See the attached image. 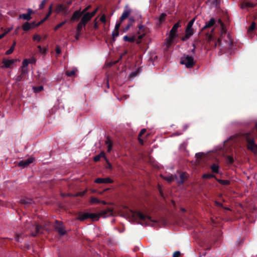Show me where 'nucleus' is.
I'll list each match as a JSON object with an SVG mask.
<instances>
[{
  "instance_id": "1",
  "label": "nucleus",
  "mask_w": 257,
  "mask_h": 257,
  "mask_svg": "<svg viewBox=\"0 0 257 257\" xmlns=\"http://www.w3.org/2000/svg\"><path fill=\"white\" fill-rule=\"evenodd\" d=\"M179 22L176 23L172 27L168 36L165 40V45L167 47H169L172 44L177 43L176 39L178 37V29L180 27Z\"/></svg>"
},
{
  "instance_id": "2",
  "label": "nucleus",
  "mask_w": 257,
  "mask_h": 257,
  "mask_svg": "<svg viewBox=\"0 0 257 257\" xmlns=\"http://www.w3.org/2000/svg\"><path fill=\"white\" fill-rule=\"evenodd\" d=\"M256 132H257V123L255 125ZM254 131L252 133H249L246 134V141L247 142V148L248 150L251 151L254 153H257V145L255 144L254 141Z\"/></svg>"
},
{
  "instance_id": "3",
  "label": "nucleus",
  "mask_w": 257,
  "mask_h": 257,
  "mask_svg": "<svg viewBox=\"0 0 257 257\" xmlns=\"http://www.w3.org/2000/svg\"><path fill=\"white\" fill-rule=\"evenodd\" d=\"M194 21L195 19H193L188 22L185 30V36L182 38V40L183 41H184L187 40L193 35L194 30L192 28V26L194 24Z\"/></svg>"
},
{
  "instance_id": "4",
  "label": "nucleus",
  "mask_w": 257,
  "mask_h": 257,
  "mask_svg": "<svg viewBox=\"0 0 257 257\" xmlns=\"http://www.w3.org/2000/svg\"><path fill=\"white\" fill-rule=\"evenodd\" d=\"M180 62L182 64L185 65L187 68L192 67L194 63L193 58L188 55L182 57Z\"/></svg>"
},
{
  "instance_id": "5",
  "label": "nucleus",
  "mask_w": 257,
  "mask_h": 257,
  "mask_svg": "<svg viewBox=\"0 0 257 257\" xmlns=\"http://www.w3.org/2000/svg\"><path fill=\"white\" fill-rule=\"evenodd\" d=\"M217 23L220 24L221 26V30L220 37L218 38L217 42L215 43V47H217V45H219L220 44L221 40L223 38V36L225 35L226 33V30L225 28L224 25L220 19L217 20Z\"/></svg>"
},
{
  "instance_id": "6",
  "label": "nucleus",
  "mask_w": 257,
  "mask_h": 257,
  "mask_svg": "<svg viewBox=\"0 0 257 257\" xmlns=\"http://www.w3.org/2000/svg\"><path fill=\"white\" fill-rule=\"evenodd\" d=\"M17 59H3L2 61V63L4 65L2 67L3 68H11L14 67L15 65L16 62L17 61Z\"/></svg>"
},
{
  "instance_id": "7",
  "label": "nucleus",
  "mask_w": 257,
  "mask_h": 257,
  "mask_svg": "<svg viewBox=\"0 0 257 257\" xmlns=\"http://www.w3.org/2000/svg\"><path fill=\"white\" fill-rule=\"evenodd\" d=\"M134 215L139 218L140 219L146 221L149 224V222H155L154 220H152L151 217L144 215L143 213L140 211L136 212L134 213Z\"/></svg>"
},
{
  "instance_id": "8",
  "label": "nucleus",
  "mask_w": 257,
  "mask_h": 257,
  "mask_svg": "<svg viewBox=\"0 0 257 257\" xmlns=\"http://www.w3.org/2000/svg\"><path fill=\"white\" fill-rule=\"evenodd\" d=\"M139 28V32H138V34H139V36H138V38H136V42L137 44H139L141 42L142 39L145 35V27L143 25H140Z\"/></svg>"
},
{
  "instance_id": "9",
  "label": "nucleus",
  "mask_w": 257,
  "mask_h": 257,
  "mask_svg": "<svg viewBox=\"0 0 257 257\" xmlns=\"http://www.w3.org/2000/svg\"><path fill=\"white\" fill-rule=\"evenodd\" d=\"M80 21L82 23H84L86 25L93 18L91 15L90 13H83L81 15Z\"/></svg>"
},
{
  "instance_id": "10",
  "label": "nucleus",
  "mask_w": 257,
  "mask_h": 257,
  "mask_svg": "<svg viewBox=\"0 0 257 257\" xmlns=\"http://www.w3.org/2000/svg\"><path fill=\"white\" fill-rule=\"evenodd\" d=\"M55 229L61 235H64L66 233L64 225L61 222L56 221Z\"/></svg>"
},
{
  "instance_id": "11",
  "label": "nucleus",
  "mask_w": 257,
  "mask_h": 257,
  "mask_svg": "<svg viewBox=\"0 0 257 257\" xmlns=\"http://www.w3.org/2000/svg\"><path fill=\"white\" fill-rule=\"evenodd\" d=\"M113 214V210L111 208H106L100 211L99 213L100 217H106L112 215Z\"/></svg>"
},
{
  "instance_id": "12",
  "label": "nucleus",
  "mask_w": 257,
  "mask_h": 257,
  "mask_svg": "<svg viewBox=\"0 0 257 257\" xmlns=\"http://www.w3.org/2000/svg\"><path fill=\"white\" fill-rule=\"evenodd\" d=\"M35 160L34 158L30 157L28 158L27 160L26 161H21L19 163V166L25 168L28 166L29 164L32 163Z\"/></svg>"
},
{
  "instance_id": "13",
  "label": "nucleus",
  "mask_w": 257,
  "mask_h": 257,
  "mask_svg": "<svg viewBox=\"0 0 257 257\" xmlns=\"http://www.w3.org/2000/svg\"><path fill=\"white\" fill-rule=\"evenodd\" d=\"M82 14V13L80 10L75 11L71 18V21L73 22L78 21Z\"/></svg>"
},
{
  "instance_id": "14",
  "label": "nucleus",
  "mask_w": 257,
  "mask_h": 257,
  "mask_svg": "<svg viewBox=\"0 0 257 257\" xmlns=\"http://www.w3.org/2000/svg\"><path fill=\"white\" fill-rule=\"evenodd\" d=\"M55 11L58 13L63 12L65 15L68 14V8L64 5H58L56 8Z\"/></svg>"
},
{
  "instance_id": "15",
  "label": "nucleus",
  "mask_w": 257,
  "mask_h": 257,
  "mask_svg": "<svg viewBox=\"0 0 257 257\" xmlns=\"http://www.w3.org/2000/svg\"><path fill=\"white\" fill-rule=\"evenodd\" d=\"M217 23V21H216L214 18H211L210 20L206 22L205 26L202 28V31L204 30L205 29L212 27L213 25H216V23Z\"/></svg>"
},
{
  "instance_id": "16",
  "label": "nucleus",
  "mask_w": 257,
  "mask_h": 257,
  "mask_svg": "<svg viewBox=\"0 0 257 257\" xmlns=\"http://www.w3.org/2000/svg\"><path fill=\"white\" fill-rule=\"evenodd\" d=\"M94 182L96 183H111L112 182V180L109 177L105 178H98L95 180Z\"/></svg>"
},
{
  "instance_id": "17",
  "label": "nucleus",
  "mask_w": 257,
  "mask_h": 257,
  "mask_svg": "<svg viewBox=\"0 0 257 257\" xmlns=\"http://www.w3.org/2000/svg\"><path fill=\"white\" fill-rule=\"evenodd\" d=\"M28 71L21 70V74L16 77L15 80L17 82H19L23 80L25 76L28 74Z\"/></svg>"
},
{
  "instance_id": "18",
  "label": "nucleus",
  "mask_w": 257,
  "mask_h": 257,
  "mask_svg": "<svg viewBox=\"0 0 257 257\" xmlns=\"http://www.w3.org/2000/svg\"><path fill=\"white\" fill-rule=\"evenodd\" d=\"M34 27H35V23L34 22L32 24L29 23L28 22H26L23 24V25L22 26V28L24 31H27Z\"/></svg>"
},
{
  "instance_id": "19",
  "label": "nucleus",
  "mask_w": 257,
  "mask_h": 257,
  "mask_svg": "<svg viewBox=\"0 0 257 257\" xmlns=\"http://www.w3.org/2000/svg\"><path fill=\"white\" fill-rule=\"evenodd\" d=\"M214 31L215 28H213L210 32H208L205 34L206 39L208 42L214 40Z\"/></svg>"
},
{
  "instance_id": "20",
  "label": "nucleus",
  "mask_w": 257,
  "mask_h": 257,
  "mask_svg": "<svg viewBox=\"0 0 257 257\" xmlns=\"http://www.w3.org/2000/svg\"><path fill=\"white\" fill-rule=\"evenodd\" d=\"M254 5L249 1H245L241 4V8H248L254 7Z\"/></svg>"
},
{
  "instance_id": "21",
  "label": "nucleus",
  "mask_w": 257,
  "mask_h": 257,
  "mask_svg": "<svg viewBox=\"0 0 257 257\" xmlns=\"http://www.w3.org/2000/svg\"><path fill=\"white\" fill-rule=\"evenodd\" d=\"M89 213L85 212L79 214L77 219L79 220L83 221L89 218Z\"/></svg>"
},
{
  "instance_id": "22",
  "label": "nucleus",
  "mask_w": 257,
  "mask_h": 257,
  "mask_svg": "<svg viewBox=\"0 0 257 257\" xmlns=\"http://www.w3.org/2000/svg\"><path fill=\"white\" fill-rule=\"evenodd\" d=\"M131 13L130 10H125L123 13L122 14L121 17H120V20L121 22H122L124 19H126Z\"/></svg>"
},
{
  "instance_id": "23",
  "label": "nucleus",
  "mask_w": 257,
  "mask_h": 257,
  "mask_svg": "<svg viewBox=\"0 0 257 257\" xmlns=\"http://www.w3.org/2000/svg\"><path fill=\"white\" fill-rule=\"evenodd\" d=\"M187 178V176L185 173H182L180 175L179 179L177 180V182L179 184H181L184 183L186 179Z\"/></svg>"
},
{
  "instance_id": "24",
  "label": "nucleus",
  "mask_w": 257,
  "mask_h": 257,
  "mask_svg": "<svg viewBox=\"0 0 257 257\" xmlns=\"http://www.w3.org/2000/svg\"><path fill=\"white\" fill-rule=\"evenodd\" d=\"M29 63L30 62L28 59H24L23 61L22 66L21 67V70L28 71L27 67Z\"/></svg>"
},
{
  "instance_id": "25",
  "label": "nucleus",
  "mask_w": 257,
  "mask_h": 257,
  "mask_svg": "<svg viewBox=\"0 0 257 257\" xmlns=\"http://www.w3.org/2000/svg\"><path fill=\"white\" fill-rule=\"evenodd\" d=\"M105 144L107 145V152H110L112 149V144L111 140L108 137L105 141Z\"/></svg>"
},
{
  "instance_id": "26",
  "label": "nucleus",
  "mask_w": 257,
  "mask_h": 257,
  "mask_svg": "<svg viewBox=\"0 0 257 257\" xmlns=\"http://www.w3.org/2000/svg\"><path fill=\"white\" fill-rule=\"evenodd\" d=\"M123 40L124 41L134 42H136V37L135 36H133L131 37H129L127 36H124L123 37Z\"/></svg>"
},
{
  "instance_id": "27",
  "label": "nucleus",
  "mask_w": 257,
  "mask_h": 257,
  "mask_svg": "<svg viewBox=\"0 0 257 257\" xmlns=\"http://www.w3.org/2000/svg\"><path fill=\"white\" fill-rule=\"evenodd\" d=\"M86 25L84 23H82L80 21L77 25L76 30L77 33H80L83 28L85 27Z\"/></svg>"
},
{
  "instance_id": "28",
  "label": "nucleus",
  "mask_w": 257,
  "mask_h": 257,
  "mask_svg": "<svg viewBox=\"0 0 257 257\" xmlns=\"http://www.w3.org/2000/svg\"><path fill=\"white\" fill-rule=\"evenodd\" d=\"M100 216L98 214L95 213H89V218L91 219L92 221L97 220Z\"/></svg>"
},
{
  "instance_id": "29",
  "label": "nucleus",
  "mask_w": 257,
  "mask_h": 257,
  "mask_svg": "<svg viewBox=\"0 0 257 257\" xmlns=\"http://www.w3.org/2000/svg\"><path fill=\"white\" fill-rule=\"evenodd\" d=\"M13 27L12 26L10 28L4 29V33L0 35V40L4 37L8 33H9L13 29Z\"/></svg>"
},
{
  "instance_id": "30",
  "label": "nucleus",
  "mask_w": 257,
  "mask_h": 257,
  "mask_svg": "<svg viewBox=\"0 0 257 257\" xmlns=\"http://www.w3.org/2000/svg\"><path fill=\"white\" fill-rule=\"evenodd\" d=\"M19 18L27 21H29L31 19V16H29V14H23L20 15Z\"/></svg>"
},
{
  "instance_id": "31",
  "label": "nucleus",
  "mask_w": 257,
  "mask_h": 257,
  "mask_svg": "<svg viewBox=\"0 0 257 257\" xmlns=\"http://www.w3.org/2000/svg\"><path fill=\"white\" fill-rule=\"evenodd\" d=\"M119 35V30L114 29L113 30L112 32V37L113 41H115V39Z\"/></svg>"
},
{
  "instance_id": "32",
  "label": "nucleus",
  "mask_w": 257,
  "mask_h": 257,
  "mask_svg": "<svg viewBox=\"0 0 257 257\" xmlns=\"http://www.w3.org/2000/svg\"><path fill=\"white\" fill-rule=\"evenodd\" d=\"M100 201L96 198L92 197L90 199V203L91 204L99 203Z\"/></svg>"
},
{
  "instance_id": "33",
  "label": "nucleus",
  "mask_w": 257,
  "mask_h": 257,
  "mask_svg": "<svg viewBox=\"0 0 257 257\" xmlns=\"http://www.w3.org/2000/svg\"><path fill=\"white\" fill-rule=\"evenodd\" d=\"M166 15L164 13H162L159 17V23L162 24L165 21Z\"/></svg>"
},
{
  "instance_id": "34",
  "label": "nucleus",
  "mask_w": 257,
  "mask_h": 257,
  "mask_svg": "<svg viewBox=\"0 0 257 257\" xmlns=\"http://www.w3.org/2000/svg\"><path fill=\"white\" fill-rule=\"evenodd\" d=\"M211 168L212 170V171L214 173H218V169L219 167L218 166L213 164L211 166Z\"/></svg>"
},
{
  "instance_id": "35",
  "label": "nucleus",
  "mask_w": 257,
  "mask_h": 257,
  "mask_svg": "<svg viewBox=\"0 0 257 257\" xmlns=\"http://www.w3.org/2000/svg\"><path fill=\"white\" fill-rule=\"evenodd\" d=\"M33 89L34 90V91L35 92V93H38L42 90H43V87L42 86H39V87H35V86H33Z\"/></svg>"
},
{
  "instance_id": "36",
  "label": "nucleus",
  "mask_w": 257,
  "mask_h": 257,
  "mask_svg": "<svg viewBox=\"0 0 257 257\" xmlns=\"http://www.w3.org/2000/svg\"><path fill=\"white\" fill-rule=\"evenodd\" d=\"M164 179L167 181L168 182H171L174 181V177L172 175L164 177Z\"/></svg>"
},
{
  "instance_id": "37",
  "label": "nucleus",
  "mask_w": 257,
  "mask_h": 257,
  "mask_svg": "<svg viewBox=\"0 0 257 257\" xmlns=\"http://www.w3.org/2000/svg\"><path fill=\"white\" fill-rule=\"evenodd\" d=\"M255 23H252L251 24V25L250 26V27H249V28L248 29L247 32L248 33H251V32H252L255 28Z\"/></svg>"
},
{
  "instance_id": "38",
  "label": "nucleus",
  "mask_w": 257,
  "mask_h": 257,
  "mask_svg": "<svg viewBox=\"0 0 257 257\" xmlns=\"http://www.w3.org/2000/svg\"><path fill=\"white\" fill-rule=\"evenodd\" d=\"M75 70H72L70 71H67L66 72V75L68 76H72L75 75Z\"/></svg>"
},
{
  "instance_id": "39",
  "label": "nucleus",
  "mask_w": 257,
  "mask_h": 257,
  "mask_svg": "<svg viewBox=\"0 0 257 257\" xmlns=\"http://www.w3.org/2000/svg\"><path fill=\"white\" fill-rule=\"evenodd\" d=\"M218 181L222 185H227L229 184V181L227 180H218Z\"/></svg>"
},
{
  "instance_id": "40",
  "label": "nucleus",
  "mask_w": 257,
  "mask_h": 257,
  "mask_svg": "<svg viewBox=\"0 0 257 257\" xmlns=\"http://www.w3.org/2000/svg\"><path fill=\"white\" fill-rule=\"evenodd\" d=\"M66 23V21H64L61 22V23L59 24L58 25H57V26H55V27L54 28V30L57 31L59 28L61 27Z\"/></svg>"
},
{
  "instance_id": "41",
  "label": "nucleus",
  "mask_w": 257,
  "mask_h": 257,
  "mask_svg": "<svg viewBox=\"0 0 257 257\" xmlns=\"http://www.w3.org/2000/svg\"><path fill=\"white\" fill-rule=\"evenodd\" d=\"M52 9V6H50L49 8V12H48V14L46 15V17L45 18L44 20H46L49 17V16L51 15Z\"/></svg>"
},
{
  "instance_id": "42",
  "label": "nucleus",
  "mask_w": 257,
  "mask_h": 257,
  "mask_svg": "<svg viewBox=\"0 0 257 257\" xmlns=\"http://www.w3.org/2000/svg\"><path fill=\"white\" fill-rule=\"evenodd\" d=\"M203 178H211L214 177V175L210 174H205L202 176Z\"/></svg>"
},
{
  "instance_id": "43",
  "label": "nucleus",
  "mask_w": 257,
  "mask_h": 257,
  "mask_svg": "<svg viewBox=\"0 0 257 257\" xmlns=\"http://www.w3.org/2000/svg\"><path fill=\"white\" fill-rule=\"evenodd\" d=\"M41 39V37L38 35H35L33 36V40L39 42Z\"/></svg>"
},
{
  "instance_id": "44",
  "label": "nucleus",
  "mask_w": 257,
  "mask_h": 257,
  "mask_svg": "<svg viewBox=\"0 0 257 257\" xmlns=\"http://www.w3.org/2000/svg\"><path fill=\"white\" fill-rule=\"evenodd\" d=\"M14 49H15L14 48V47H11L10 49H9L8 50H7L6 52V55H10V54H12L13 52Z\"/></svg>"
},
{
  "instance_id": "45",
  "label": "nucleus",
  "mask_w": 257,
  "mask_h": 257,
  "mask_svg": "<svg viewBox=\"0 0 257 257\" xmlns=\"http://www.w3.org/2000/svg\"><path fill=\"white\" fill-rule=\"evenodd\" d=\"M100 20L103 23L105 24L106 23V17L105 16V15H102L100 18Z\"/></svg>"
},
{
  "instance_id": "46",
  "label": "nucleus",
  "mask_w": 257,
  "mask_h": 257,
  "mask_svg": "<svg viewBox=\"0 0 257 257\" xmlns=\"http://www.w3.org/2000/svg\"><path fill=\"white\" fill-rule=\"evenodd\" d=\"M121 22H122L121 21H120L119 22H117L115 25L114 29L119 30Z\"/></svg>"
},
{
  "instance_id": "47",
  "label": "nucleus",
  "mask_w": 257,
  "mask_h": 257,
  "mask_svg": "<svg viewBox=\"0 0 257 257\" xmlns=\"http://www.w3.org/2000/svg\"><path fill=\"white\" fill-rule=\"evenodd\" d=\"M233 161V159L231 156H228L227 158V162L228 163L231 164Z\"/></svg>"
},
{
  "instance_id": "48",
  "label": "nucleus",
  "mask_w": 257,
  "mask_h": 257,
  "mask_svg": "<svg viewBox=\"0 0 257 257\" xmlns=\"http://www.w3.org/2000/svg\"><path fill=\"white\" fill-rule=\"evenodd\" d=\"M91 7V6H88L87 7H86L85 8H84L82 11H81V12L83 13H88L87 12V11Z\"/></svg>"
},
{
  "instance_id": "49",
  "label": "nucleus",
  "mask_w": 257,
  "mask_h": 257,
  "mask_svg": "<svg viewBox=\"0 0 257 257\" xmlns=\"http://www.w3.org/2000/svg\"><path fill=\"white\" fill-rule=\"evenodd\" d=\"M97 18H96L94 20V26H93V28L95 29H98V25L97 24Z\"/></svg>"
},
{
  "instance_id": "50",
  "label": "nucleus",
  "mask_w": 257,
  "mask_h": 257,
  "mask_svg": "<svg viewBox=\"0 0 257 257\" xmlns=\"http://www.w3.org/2000/svg\"><path fill=\"white\" fill-rule=\"evenodd\" d=\"M181 253L179 251H176L173 253V257H179Z\"/></svg>"
},
{
  "instance_id": "51",
  "label": "nucleus",
  "mask_w": 257,
  "mask_h": 257,
  "mask_svg": "<svg viewBox=\"0 0 257 257\" xmlns=\"http://www.w3.org/2000/svg\"><path fill=\"white\" fill-rule=\"evenodd\" d=\"M98 10V8H96L93 12L90 13L91 15H92V17H93L95 14H96Z\"/></svg>"
},
{
  "instance_id": "52",
  "label": "nucleus",
  "mask_w": 257,
  "mask_h": 257,
  "mask_svg": "<svg viewBox=\"0 0 257 257\" xmlns=\"http://www.w3.org/2000/svg\"><path fill=\"white\" fill-rule=\"evenodd\" d=\"M98 155L100 156V158L101 157H103V158H104L105 159V160L106 161H107V160L106 158L105 157V153L103 152H101L100 153V154H99Z\"/></svg>"
},
{
  "instance_id": "53",
  "label": "nucleus",
  "mask_w": 257,
  "mask_h": 257,
  "mask_svg": "<svg viewBox=\"0 0 257 257\" xmlns=\"http://www.w3.org/2000/svg\"><path fill=\"white\" fill-rule=\"evenodd\" d=\"M45 3H46V1L45 0H43L41 4H40V5L39 6L40 9H43L44 8V5L45 4Z\"/></svg>"
},
{
  "instance_id": "54",
  "label": "nucleus",
  "mask_w": 257,
  "mask_h": 257,
  "mask_svg": "<svg viewBox=\"0 0 257 257\" xmlns=\"http://www.w3.org/2000/svg\"><path fill=\"white\" fill-rule=\"evenodd\" d=\"M100 155H97L94 158V160L95 162L98 161L100 160Z\"/></svg>"
},
{
  "instance_id": "55",
  "label": "nucleus",
  "mask_w": 257,
  "mask_h": 257,
  "mask_svg": "<svg viewBox=\"0 0 257 257\" xmlns=\"http://www.w3.org/2000/svg\"><path fill=\"white\" fill-rule=\"evenodd\" d=\"M130 26H131V25H130V24H128V25L126 26V27H125V28H124L123 29V31L124 32H126V31L129 29V28H130Z\"/></svg>"
},
{
  "instance_id": "56",
  "label": "nucleus",
  "mask_w": 257,
  "mask_h": 257,
  "mask_svg": "<svg viewBox=\"0 0 257 257\" xmlns=\"http://www.w3.org/2000/svg\"><path fill=\"white\" fill-rule=\"evenodd\" d=\"M146 130L145 128L142 130L139 134V136L141 137V136H142L146 132Z\"/></svg>"
},
{
  "instance_id": "57",
  "label": "nucleus",
  "mask_w": 257,
  "mask_h": 257,
  "mask_svg": "<svg viewBox=\"0 0 257 257\" xmlns=\"http://www.w3.org/2000/svg\"><path fill=\"white\" fill-rule=\"evenodd\" d=\"M87 191V190H85L83 192H79L77 194V195H79V196H83L85 193H86V192Z\"/></svg>"
},
{
  "instance_id": "58",
  "label": "nucleus",
  "mask_w": 257,
  "mask_h": 257,
  "mask_svg": "<svg viewBox=\"0 0 257 257\" xmlns=\"http://www.w3.org/2000/svg\"><path fill=\"white\" fill-rule=\"evenodd\" d=\"M38 48L39 49V51L41 52V53H44L45 52V50H43L42 49V48L40 46H38Z\"/></svg>"
},
{
  "instance_id": "59",
  "label": "nucleus",
  "mask_w": 257,
  "mask_h": 257,
  "mask_svg": "<svg viewBox=\"0 0 257 257\" xmlns=\"http://www.w3.org/2000/svg\"><path fill=\"white\" fill-rule=\"evenodd\" d=\"M56 51L57 54H60L61 53V50L59 47H56Z\"/></svg>"
},
{
  "instance_id": "60",
  "label": "nucleus",
  "mask_w": 257,
  "mask_h": 257,
  "mask_svg": "<svg viewBox=\"0 0 257 257\" xmlns=\"http://www.w3.org/2000/svg\"><path fill=\"white\" fill-rule=\"evenodd\" d=\"M227 37L228 38L229 43H232V40L231 39L230 36L229 34H227Z\"/></svg>"
},
{
  "instance_id": "61",
  "label": "nucleus",
  "mask_w": 257,
  "mask_h": 257,
  "mask_svg": "<svg viewBox=\"0 0 257 257\" xmlns=\"http://www.w3.org/2000/svg\"><path fill=\"white\" fill-rule=\"evenodd\" d=\"M33 13V11L32 10L30 9H29L28 10V14H29V16H31V14Z\"/></svg>"
},
{
  "instance_id": "62",
  "label": "nucleus",
  "mask_w": 257,
  "mask_h": 257,
  "mask_svg": "<svg viewBox=\"0 0 257 257\" xmlns=\"http://www.w3.org/2000/svg\"><path fill=\"white\" fill-rule=\"evenodd\" d=\"M202 154L201 153H198L196 154V156L197 158H200L202 157Z\"/></svg>"
},
{
  "instance_id": "63",
  "label": "nucleus",
  "mask_w": 257,
  "mask_h": 257,
  "mask_svg": "<svg viewBox=\"0 0 257 257\" xmlns=\"http://www.w3.org/2000/svg\"><path fill=\"white\" fill-rule=\"evenodd\" d=\"M45 20H42L40 22H39L38 24H37V25H35V27H36V26H39L40 25H41L43 22H44Z\"/></svg>"
},
{
  "instance_id": "64",
  "label": "nucleus",
  "mask_w": 257,
  "mask_h": 257,
  "mask_svg": "<svg viewBox=\"0 0 257 257\" xmlns=\"http://www.w3.org/2000/svg\"><path fill=\"white\" fill-rule=\"evenodd\" d=\"M140 137H139V142H140V143L141 144H143V140H142V139H141L140 138Z\"/></svg>"
}]
</instances>
